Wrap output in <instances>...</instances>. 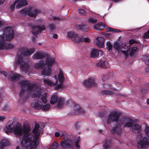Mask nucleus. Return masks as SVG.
Returning <instances> with one entry per match:
<instances>
[{"mask_svg": "<svg viewBox=\"0 0 149 149\" xmlns=\"http://www.w3.org/2000/svg\"><path fill=\"white\" fill-rule=\"evenodd\" d=\"M39 128V124H35L32 133H29L31 128L28 125H24L23 129L20 124H15V122L13 121L11 124L6 125L4 128V130L7 134L13 132L17 136H21L24 133L20 142L22 148L25 149L29 148L30 149H35L39 144V136L41 133Z\"/></svg>", "mask_w": 149, "mask_h": 149, "instance_id": "nucleus-1", "label": "nucleus"}, {"mask_svg": "<svg viewBox=\"0 0 149 149\" xmlns=\"http://www.w3.org/2000/svg\"><path fill=\"white\" fill-rule=\"evenodd\" d=\"M19 84L21 88L19 94V102L21 104H22L23 102L28 97L29 94L34 92L33 93L31 94L32 97L39 98L43 91L42 89L34 91L38 88L37 86L35 84L30 83L27 80H20Z\"/></svg>", "mask_w": 149, "mask_h": 149, "instance_id": "nucleus-2", "label": "nucleus"}, {"mask_svg": "<svg viewBox=\"0 0 149 149\" xmlns=\"http://www.w3.org/2000/svg\"><path fill=\"white\" fill-rule=\"evenodd\" d=\"M35 51L34 49H26L24 47H20L18 50L17 58L15 61L14 64L16 65H19L20 70L22 71H26L29 68L28 64L23 59L22 56H29Z\"/></svg>", "mask_w": 149, "mask_h": 149, "instance_id": "nucleus-3", "label": "nucleus"}, {"mask_svg": "<svg viewBox=\"0 0 149 149\" xmlns=\"http://www.w3.org/2000/svg\"><path fill=\"white\" fill-rule=\"evenodd\" d=\"M13 38H0V50L12 49L14 45L7 42L10 41Z\"/></svg>", "mask_w": 149, "mask_h": 149, "instance_id": "nucleus-4", "label": "nucleus"}, {"mask_svg": "<svg viewBox=\"0 0 149 149\" xmlns=\"http://www.w3.org/2000/svg\"><path fill=\"white\" fill-rule=\"evenodd\" d=\"M40 12V10L38 9H34L33 10L31 7L29 8H25L21 10L20 13L22 15L25 16L27 14L30 17H35Z\"/></svg>", "mask_w": 149, "mask_h": 149, "instance_id": "nucleus-5", "label": "nucleus"}, {"mask_svg": "<svg viewBox=\"0 0 149 149\" xmlns=\"http://www.w3.org/2000/svg\"><path fill=\"white\" fill-rule=\"evenodd\" d=\"M55 60L54 58L48 56L46 58L45 63L43 61H40L39 63H36L35 65V67L36 68L39 69L44 67L45 65L50 66H52Z\"/></svg>", "mask_w": 149, "mask_h": 149, "instance_id": "nucleus-6", "label": "nucleus"}, {"mask_svg": "<svg viewBox=\"0 0 149 149\" xmlns=\"http://www.w3.org/2000/svg\"><path fill=\"white\" fill-rule=\"evenodd\" d=\"M121 114L120 112H118L116 111H112L110 113L107 119L108 123L111 122H118L119 117Z\"/></svg>", "mask_w": 149, "mask_h": 149, "instance_id": "nucleus-7", "label": "nucleus"}, {"mask_svg": "<svg viewBox=\"0 0 149 149\" xmlns=\"http://www.w3.org/2000/svg\"><path fill=\"white\" fill-rule=\"evenodd\" d=\"M73 144L72 141L69 139L62 140L60 143L61 149H68L69 148H72Z\"/></svg>", "mask_w": 149, "mask_h": 149, "instance_id": "nucleus-8", "label": "nucleus"}, {"mask_svg": "<svg viewBox=\"0 0 149 149\" xmlns=\"http://www.w3.org/2000/svg\"><path fill=\"white\" fill-rule=\"evenodd\" d=\"M149 146V138L144 137L142 140L138 142L137 147L138 148H147Z\"/></svg>", "mask_w": 149, "mask_h": 149, "instance_id": "nucleus-9", "label": "nucleus"}, {"mask_svg": "<svg viewBox=\"0 0 149 149\" xmlns=\"http://www.w3.org/2000/svg\"><path fill=\"white\" fill-rule=\"evenodd\" d=\"M133 120L130 118H127L125 119L120 120L119 122L121 125H124V127H132L134 124Z\"/></svg>", "mask_w": 149, "mask_h": 149, "instance_id": "nucleus-10", "label": "nucleus"}, {"mask_svg": "<svg viewBox=\"0 0 149 149\" xmlns=\"http://www.w3.org/2000/svg\"><path fill=\"white\" fill-rule=\"evenodd\" d=\"M136 42V41L134 40H130L129 43H125L122 46V48L125 49L127 50V51H123L121 50V52L126 57L128 56L127 51L130 48V46L132 44Z\"/></svg>", "mask_w": 149, "mask_h": 149, "instance_id": "nucleus-11", "label": "nucleus"}, {"mask_svg": "<svg viewBox=\"0 0 149 149\" xmlns=\"http://www.w3.org/2000/svg\"><path fill=\"white\" fill-rule=\"evenodd\" d=\"M32 33V34L35 35H37L41 33L42 30H45V27L44 25H42L40 26H33L31 27Z\"/></svg>", "mask_w": 149, "mask_h": 149, "instance_id": "nucleus-12", "label": "nucleus"}, {"mask_svg": "<svg viewBox=\"0 0 149 149\" xmlns=\"http://www.w3.org/2000/svg\"><path fill=\"white\" fill-rule=\"evenodd\" d=\"M83 84L86 88L91 86H96L97 85L95 83L94 79L91 78L84 81Z\"/></svg>", "mask_w": 149, "mask_h": 149, "instance_id": "nucleus-13", "label": "nucleus"}, {"mask_svg": "<svg viewBox=\"0 0 149 149\" xmlns=\"http://www.w3.org/2000/svg\"><path fill=\"white\" fill-rule=\"evenodd\" d=\"M56 80L55 82L52 81L48 79L44 78L42 80V81L43 82L44 84H47L50 86H53L56 85L58 83V80L56 76L55 75L54 77Z\"/></svg>", "mask_w": 149, "mask_h": 149, "instance_id": "nucleus-14", "label": "nucleus"}, {"mask_svg": "<svg viewBox=\"0 0 149 149\" xmlns=\"http://www.w3.org/2000/svg\"><path fill=\"white\" fill-rule=\"evenodd\" d=\"M75 28L78 30L86 32L88 29L89 27L84 23H81L79 24H77L75 26Z\"/></svg>", "mask_w": 149, "mask_h": 149, "instance_id": "nucleus-15", "label": "nucleus"}, {"mask_svg": "<svg viewBox=\"0 0 149 149\" xmlns=\"http://www.w3.org/2000/svg\"><path fill=\"white\" fill-rule=\"evenodd\" d=\"M5 33L7 36L6 37H14V31L11 29L10 27L7 26L5 28Z\"/></svg>", "mask_w": 149, "mask_h": 149, "instance_id": "nucleus-16", "label": "nucleus"}, {"mask_svg": "<svg viewBox=\"0 0 149 149\" xmlns=\"http://www.w3.org/2000/svg\"><path fill=\"white\" fill-rule=\"evenodd\" d=\"M45 56V54L38 52L34 54L32 56V58L34 59H40L43 58Z\"/></svg>", "mask_w": 149, "mask_h": 149, "instance_id": "nucleus-17", "label": "nucleus"}, {"mask_svg": "<svg viewBox=\"0 0 149 149\" xmlns=\"http://www.w3.org/2000/svg\"><path fill=\"white\" fill-rule=\"evenodd\" d=\"M17 3L18 4L16 6L17 8H20L22 7L27 5V2L26 0H16Z\"/></svg>", "mask_w": 149, "mask_h": 149, "instance_id": "nucleus-18", "label": "nucleus"}, {"mask_svg": "<svg viewBox=\"0 0 149 149\" xmlns=\"http://www.w3.org/2000/svg\"><path fill=\"white\" fill-rule=\"evenodd\" d=\"M96 44L99 47L103 48L104 47V38H96Z\"/></svg>", "mask_w": 149, "mask_h": 149, "instance_id": "nucleus-19", "label": "nucleus"}, {"mask_svg": "<svg viewBox=\"0 0 149 149\" xmlns=\"http://www.w3.org/2000/svg\"><path fill=\"white\" fill-rule=\"evenodd\" d=\"M121 125L116 126L111 130L113 134H116L117 135H120L121 133Z\"/></svg>", "mask_w": 149, "mask_h": 149, "instance_id": "nucleus-20", "label": "nucleus"}, {"mask_svg": "<svg viewBox=\"0 0 149 149\" xmlns=\"http://www.w3.org/2000/svg\"><path fill=\"white\" fill-rule=\"evenodd\" d=\"M93 27L95 29L101 31L103 30V28L106 27V24L104 23L100 22L99 23L94 25Z\"/></svg>", "mask_w": 149, "mask_h": 149, "instance_id": "nucleus-21", "label": "nucleus"}, {"mask_svg": "<svg viewBox=\"0 0 149 149\" xmlns=\"http://www.w3.org/2000/svg\"><path fill=\"white\" fill-rule=\"evenodd\" d=\"M42 104L38 100H34L32 103V106L37 109L41 108L42 107Z\"/></svg>", "mask_w": 149, "mask_h": 149, "instance_id": "nucleus-22", "label": "nucleus"}, {"mask_svg": "<svg viewBox=\"0 0 149 149\" xmlns=\"http://www.w3.org/2000/svg\"><path fill=\"white\" fill-rule=\"evenodd\" d=\"M23 76L17 74H10L9 75V78L12 81H15L19 79L20 78L22 77Z\"/></svg>", "mask_w": 149, "mask_h": 149, "instance_id": "nucleus-23", "label": "nucleus"}, {"mask_svg": "<svg viewBox=\"0 0 149 149\" xmlns=\"http://www.w3.org/2000/svg\"><path fill=\"white\" fill-rule=\"evenodd\" d=\"M42 74L47 76H49L51 75L52 71L50 68L47 67L44 68L42 71Z\"/></svg>", "mask_w": 149, "mask_h": 149, "instance_id": "nucleus-24", "label": "nucleus"}, {"mask_svg": "<svg viewBox=\"0 0 149 149\" xmlns=\"http://www.w3.org/2000/svg\"><path fill=\"white\" fill-rule=\"evenodd\" d=\"M99 50L94 49L92 50L90 53L91 57L93 58H97L99 56Z\"/></svg>", "mask_w": 149, "mask_h": 149, "instance_id": "nucleus-25", "label": "nucleus"}, {"mask_svg": "<svg viewBox=\"0 0 149 149\" xmlns=\"http://www.w3.org/2000/svg\"><path fill=\"white\" fill-rule=\"evenodd\" d=\"M9 144V142L7 139H2L0 144V149H3V147L7 146Z\"/></svg>", "mask_w": 149, "mask_h": 149, "instance_id": "nucleus-26", "label": "nucleus"}, {"mask_svg": "<svg viewBox=\"0 0 149 149\" xmlns=\"http://www.w3.org/2000/svg\"><path fill=\"white\" fill-rule=\"evenodd\" d=\"M138 48L137 47H132L130 50V55L131 57L134 56L138 52Z\"/></svg>", "mask_w": 149, "mask_h": 149, "instance_id": "nucleus-27", "label": "nucleus"}, {"mask_svg": "<svg viewBox=\"0 0 149 149\" xmlns=\"http://www.w3.org/2000/svg\"><path fill=\"white\" fill-rule=\"evenodd\" d=\"M67 37H79L77 33L73 31H71L67 33Z\"/></svg>", "mask_w": 149, "mask_h": 149, "instance_id": "nucleus-28", "label": "nucleus"}, {"mask_svg": "<svg viewBox=\"0 0 149 149\" xmlns=\"http://www.w3.org/2000/svg\"><path fill=\"white\" fill-rule=\"evenodd\" d=\"M58 100L57 107L59 108H61L64 105L65 101L63 98H59L58 99Z\"/></svg>", "mask_w": 149, "mask_h": 149, "instance_id": "nucleus-29", "label": "nucleus"}, {"mask_svg": "<svg viewBox=\"0 0 149 149\" xmlns=\"http://www.w3.org/2000/svg\"><path fill=\"white\" fill-rule=\"evenodd\" d=\"M115 93L113 91H109L107 90H103L101 91V93L102 95H112Z\"/></svg>", "mask_w": 149, "mask_h": 149, "instance_id": "nucleus-30", "label": "nucleus"}, {"mask_svg": "<svg viewBox=\"0 0 149 149\" xmlns=\"http://www.w3.org/2000/svg\"><path fill=\"white\" fill-rule=\"evenodd\" d=\"M111 141L110 140H106L104 146V149H110V148Z\"/></svg>", "mask_w": 149, "mask_h": 149, "instance_id": "nucleus-31", "label": "nucleus"}, {"mask_svg": "<svg viewBox=\"0 0 149 149\" xmlns=\"http://www.w3.org/2000/svg\"><path fill=\"white\" fill-rule=\"evenodd\" d=\"M96 65L104 69H106V67L105 64V61L102 60L100 61L99 62L96 64Z\"/></svg>", "mask_w": 149, "mask_h": 149, "instance_id": "nucleus-32", "label": "nucleus"}, {"mask_svg": "<svg viewBox=\"0 0 149 149\" xmlns=\"http://www.w3.org/2000/svg\"><path fill=\"white\" fill-rule=\"evenodd\" d=\"M58 100V97L56 95H53L52 96L51 98L50 103L51 104H53L57 102Z\"/></svg>", "mask_w": 149, "mask_h": 149, "instance_id": "nucleus-33", "label": "nucleus"}, {"mask_svg": "<svg viewBox=\"0 0 149 149\" xmlns=\"http://www.w3.org/2000/svg\"><path fill=\"white\" fill-rule=\"evenodd\" d=\"M47 94L46 93H44L41 95V100L43 103H46V99Z\"/></svg>", "mask_w": 149, "mask_h": 149, "instance_id": "nucleus-34", "label": "nucleus"}, {"mask_svg": "<svg viewBox=\"0 0 149 149\" xmlns=\"http://www.w3.org/2000/svg\"><path fill=\"white\" fill-rule=\"evenodd\" d=\"M71 40L74 42L78 43L84 41L82 38H70Z\"/></svg>", "mask_w": 149, "mask_h": 149, "instance_id": "nucleus-35", "label": "nucleus"}, {"mask_svg": "<svg viewBox=\"0 0 149 149\" xmlns=\"http://www.w3.org/2000/svg\"><path fill=\"white\" fill-rule=\"evenodd\" d=\"M113 47L115 49L117 50H119L122 48L120 43L118 42H115L113 45Z\"/></svg>", "mask_w": 149, "mask_h": 149, "instance_id": "nucleus-36", "label": "nucleus"}, {"mask_svg": "<svg viewBox=\"0 0 149 149\" xmlns=\"http://www.w3.org/2000/svg\"><path fill=\"white\" fill-rule=\"evenodd\" d=\"M143 59L145 61V64L149 66V57L148 55H145L143 56Z\"/></svg>", "mask_w": 149, "mask_h": 149, "instance_id": "nucleus-37", "label": "nucleus"}, {"mask_svg": "<svg viewBox=\"0 0 149 149\" xmlns=\"http://www.w3.org/2000/svg\"><path fill=\"white\" fill-rule=\"evenodd\" d=\"M106 48L108 50H111L113 48L112 44L109 41H108L106 43Z\"/></svg>", "mask_w": 149, "mask_h": 149, "instance_id": "nucleus-38", "label": "nucleus"}, {"mask_svg": "<svg viewBox=\"0 0 149 149\" xmlns=\"http://www.w3.org/2000/svg\"><path fill=\"white\" fill-rule=\"evenodd\" d=\"M59 146L58 143H53L51 146L50 149H57Z\"/></svg>", "mask_w": 149, "mask_h": 149, "instance_id": "nucleus-39", "label": "nucleus"}, {"mask_svg": "<svg viewBox=\"0 0 149 149\" xmlns=\"http://www.w3.org/2000/svg\"><path fill=\"white\" fill-rule=\"evenodd\" d=\"M141 127L139 125L135 124L133 126V130L134 131H139L141 130Z\"/></svg>", "mask_w": 149, "mask_h": 149, "instance_id": "nucleus-40", "label": "nucleus"}, {"mask_svg": "<svg viewBox=\"0 0 149 149\" xmlns=\"http://www.w3.org/2000/svg\"><path fill=\"white\" fill-rule=\"evenodd\" d=\"M58 79L60 83H62L64 81V77L63 74L62 73H60L58 75Z\"/></svg>", "mask_w": 149, "mask_h": 149, "instance_id": "nucleus-41", "label": "nucleus"}, {"mask_svg": "<svg viewBox=\"0 0 149 149\" xmlns=\"http://www.w3.org/2000/svg\"><path fill=\"white\" fill-rule=\"evenodd\" d=\"M50 107V106L49 104H47L43 105L42 107V110L44 111H46L49 109Z\"/></svg>", "mask_w": 149, "mask_h": 149, "instance_id": "nucleus-42", "label": "nucleus"}, {"mask_svg": "<svg viewBox=\"0 0 149 149\" xmlns=\"http://www.w3.org/2000/svg\"><path fill=\"white\" fill-rule=\"evenodd\" d=\"M97 21V19H94L93 18L91 17L90 18L88 19L89 22L93 24L96 23Z\"/></svg>", "mask_w": 149, "mask_h": 149, "instance_id": "nucleus-43", "label": "nucleus"}, {"mask_svg": "<svg viewBox=\"0 0 149 149\" xmlns=\"http://www.w3.org/2000/svg\"><path fill=\"white\" fill-rule=\"evenodd\" d=\"M145 132L147 137L149 138V127L148 126H146Z\"/></svg>", "mask_w": 149, "mask_h": 149, "instance_id": "nucleus-44", "label": "nucleus"}, {"mask_svg": "<svg viewBox=\"0 0 149 149\" xmlns=\"http://www.w3.org/2000/svg\"><path fill=\"white\" fill-rule=\"evenodd\" d=\"M78 12L79 13L84 16L86 15V12L82 9H80L78 10Z\"/></svg>", "mask_w": 149, "mask_h": 149, "instance_id": "nucleus-45", "label": "nucleus"}, {"mask_svg": "<svg viewBox=\"0 0 149 149\" xmlns=\"http://www.w3.org/2000/svg\"><path fill=\"white\" fill-rule=\"evenodd\" d=\"M17 3V1H16L13 3L10 6V8L11 11H13L15 9V6Z\"/></svg>", "mask_w": 149, "mask_h": 149, "instance_id": "nucleus-46", "label": "nucleus"}, {"mask_svg": "<svg viewBox=\"0 0 149 149\" xmlns=\"http://www.w3.org/2000/svg\"><path fill=\"white\" fill-rule=\"evenodd\" d=\"M67 135V134L65 131L61 132L60 133V136H61V137H63L64 138H65L66 136Z\"/></svg>", "mask_w": 149, "mask_h": 149, "instance_id": "nucleus-47", "label": "nucleus"}, {"mask_svg": "<svg viewBox=\"0 0 149 149\" xmlns=\"http://www.w3.org/2000/svg\"><path fill=\"white\" fill-rule=\"evenodd\" d=\"M48 27L50 30H52L55 29V27L54 25L53 24H49L48 25Z\"/></svg>", "mask_w": 149, "mask_h": 149, "instance_id": "nucleus-48", "label": "nucleus"}, {"mask_svg": "<svg viewBox=\"0 0 149 149\" xmlns=\"http://www.w3.org/2000/svg\"><path fill=\"white\" fill-rule=\"evenodd\" d=\"M143 37H149V29L144 34Z\"/></svg>", "mask_w": 149, "mask_h": 149, "instance_id": "nucleus-49", "label": "nucleus"}, {"mask_svg": "<svg viewBox=\"0 0 149 149\" xmlns=\"http://www.w3.org/2000/svg\"><path fill=\"white\" fill-rule=\"evenodd\" d=\"M80 108L78 105H75L74 109L75 111L76 112H78L79 111Z\"/></svg>", "mask_w": 149, "mask_h": 149, "instance_id": "nucleus-50", "label": "nucleus"}, {"mask_svg": "<svg viewBox=\"0 0 149 149\" xmlns=\"http://www.w3.org/2000/svg\"><path fill=\"white\" fill-rule=\"evenodd\" d=\"M112 32L114 33L121 32V31L119 29L113 28Z\"/></svg>", "mask_w": 149, "mask_h": 149, "instance_id": "nucleus-51", "label": "nucleus"}, {"mask_svg": "<svg viewBox=\"0 0 149 149\" xmlns=\"http://www.w3.org/2000/svg\"><path fill=\"white\" fill-rule=\"evenodd\" d=\"M62 87V85L61 84H59L55 87V89H57L58 88H61Z\"/></svg>", "mask_w": 149, "mask_h": 149, "instance_id": "nucleus-52", "label": "nucleus"}, {"mask_svg": "<svg viewBox=\"0 0 149 149\" xmlns=\"http://www.w3.org/2000/svg\"><path fill=\"white\" fill-rule=\"evenodd\" d=\"M83 40L84 42H89L91 41L89 38H84Z\"/></svg>", "mask_w": 149, "mask_h": 149, "instance_id": "nucleus-53", "label": "nucleus"}, {"mask_svg": "<svg viewBox=\"0 0 149 149\" xmlns=\"http://www.w3.org/2000/svg\"><path fill=\"white\" fill-rule=\"evenodd\" d=\"M113 29V28L109 27L106 29L107 32H112Z\"/></svg>", "mask_w": 149, "mask_h": 149, "instance_id": "nucleus-54", "label": "nucleus"}, {"mask_svg": "<svg viewBox=\"0 0 149 149\" xmlns=\"http://www.w3.org/2000/svg\"><path fill=\"white\" fill-rule=\"evenodd\" d=\"M5 119V117L3 116H0V121H2Z\"/></svg>", "mask_w": 149, "mask_h": 149, "instance_id": "nucleus-55", "label": "nucleus"}, {"mask_svg": "<svg viewBox=\"0 0 149 149\" xmlns=\"http://www.w3.org/2000/svg\"><path fill=\"white\" fill-rule=\"evenodd\" d=\"M60 136V133L58 132H56L55 133V136L57 137H59Z\"/></svg>", "mask_w": 149, "mask_h": 149, "instance_id": "nucleus-56", "label": "nucleus"}, {"mask_svg": "<svg viewBox=\"0 0 149 149\" xmlns=\"http://www.w3.org/2000/svg\"><path fill=\"white\" fill-rule=\"evenodd\" d=\"M53 19L54 20H61V19L60 18L58 17H53Z\"/></svg>", "mask_w": 149, "mask_h": 149, "instance_id": "nucleus-57", "label": "nucleus"}, {"mask_svg": "<svg viewBox=\"0 0 149 149\" xmlns=\"http://www.w3.org/2000/svg\"><path fill=\"white\" fill-rule=\"evenodd\" d=\"M1 73H3V74L4 76L6 77L7 76V73L6 72H4L3 71H1Z\"/></svg>", "mask_w": 149, "mask_h": 149, "instance_id": "nucleus-58", "label": "nucleus"}, {"mask_svg": "<svg viewBox=\"0 0 149 149\" xmlns=\"http://www.w3.org/2000/svg\"><path fill=\"white\" fill-rule=\"evenodd\" d=\"M141 29V28H138L136 29H134L132 30H130V31H134V30H135L136 31H138L140 30Z\"/></svg>", "mask_w": 149, "mask_h": 149, "instance_id": "nucleus-59", "label": "nucleus"}, {"mask_svg": "<svg viewBox=\"0 0 149 149\" xmlns=\"http://www.w3.org/2000/svg\"><path fill=\"white\" fill-rule=\"evenodd\" d=\"M4 1L5 0H0V5L3 4Z\"/></svg>", "mask_w": 149, "mask_h": 149, "instance_id": "nucleus-60", "label": "nucleus"}, {"mask_svg": "<svg viewBox=\"0 0 149 149\" xmlns=\"http://www.w3.org/2000/svg\"><path fill=\"white\" fill-rule=\"evenodd\" d=\"M76 147L77 149H79V146L78 145V144H75Z\"/></svg>", "mask_w": 149, "mask_h": 149, "instance_id": "nucleus-61", "label": "nucleus"}, {"mask_svg": "<svg viewBox=\"0 0 149 149\" xmlns=\"http://www.w3.org/2000/svg\"><path fill=\"white\" fill-rule=\"evenodd\" d=\"M80 140L79 139H77V140L75 142V144H78L79 141Z\"/></svg>", "mask_w": 149, "mask_h": 149, "instance_id": "nucleus-62", "label": "nucleus"}, {"mask_svg": "<svg viewBox=\"0 0 149 149\" xmlns=\"http://www.w3.org/2000/svg\"><path fill=\"white\" fill-rule=\"evenodd\" d=\"M53 37H58V35L56 34H54L53 35Z\"/></svg>", "mask_w": 149, "mask_h": 149, "instance_id": "nucleus-63", "label": "nucleus"}, {"mask_svg": "<svg viewBox=\"0 0 149 149\" xmlns=\"http://www.w3.org/2000/svg\"><path fill=\"white\" fill-rule=\"evenodd\" d=\"M75 126H76V128L77 129H78L79 128V124L78 123H77L75 125Z\"/></svg>", "mask_w": 149, "mask_h": 149, "instance_id": "nucleus-64", "label": "nucleus"}]
</instances>
